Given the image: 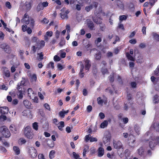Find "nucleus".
Here are the masks:
<instances>
[{
	"mask_svg": "<svg viewBox=\"0 0 159 159\" xmlns=\"http://www.w3.org/2000/svg\"><path fill=\"white\" fill-rule=\"evenodd\" d=\"M30 25L31 27L33 28L34 25V21L33 19L31 18L30 20Z\"/></svg>",
	"mask_w": 159,
	"mask_h": 159,
	"instance_id": "45",
	"label": "nucleus"
},
{
	"mask_svg": "<svg viewBox=\"0 0 159 159\" xmlns=\"http://www.w3.org/2000/svg\"><path fill=\"white\" fill-rule=\"evenodd\" d=\"M26 142V140L24 138H20L18 140V143L19 145L24 144Z\"/></svg>",
	"mask_w": 159,
	"mask_h": 159,
	"instance_id": "24",
	"label": "nucleus"
},
{
	"mask_svg": "<svg viewBox=\"0 0 159 159\" xmlns=\"http://www.w3.org/2000/svg\"><path fill=\"white\" fill-rule=\"evenodd\" d=\"M73 155L74 158L75 159H77L80 157V156L78 154H76L75 152H73Z\"/></svg>",
	"mask_w": 159,
	"mask_h": 159,
	"instance_id": "55",
	"label": "nucleus"
},
{
	"mask_svg": "<svg viewBox=\"0 0 159 159\" xmlns=\"http://www.w3.org/2000/svg\"><path fill=\"white\" fill-rule=\"evenodd\" d=\"M117 5L119 7H123V4L122 2L120 0H117L116 1Z\"/></svg>",
	"mask_w": 159,
	"mask_h": 159,
	"instance_id": "42",
	"label": "nucleus"
},
{
	"mask_svg": "<svg viewBox=\"0 0 159 159\" xmlns=\"http://www.w3.org/2000/svg\"><path fill=\"white\" fill-rule=\"evenodd\" d=\"M132 96L130 93H128L127 95V99L128 101H130L132 100Z\"/></svg>",
	"mask_w": 159,
	"mask_h": 159,
	"instance_id": "61",
	"label": "nucleus"
},
{
	"mask_svg": "<svg viewBox=\"0 0 159 159\" xmlns=\"http://www.w3.org/2000/svg\"><path fill=\"white\" fill-rule=\"evenodd\" d=\"M28 95L30 99L33 98L34 96L36 94L33 91L31 88H29L28 90Z\"/></svg>",
	"mask_w": 159,
	"mask_h": 159,
	"instance_id": "14",
	"label": "nucleus"
},
{
	"mask_svg": "<svg viewBox=\"0 0 159 159\" xmlns=\"http://www.w3.org/2000/svg\"><path fill=\"white\" fill-rule=\"evenodd\" d=\"M149 145L150 148L152 149H153V148L156 146V144L155 141H153L152 140L150 141L149 142Z\"/></svg>",
	"mask_w": 159,
	"mask_h": 159,
	"instance_id": "23",
	"label": "nucleus"
},
{
	"mask_svg": "<svg viewBox=\"0 0 159 159\" xmlns=\"http://www.w3.org/2000/svg\"><path fill=\"white\" fill-rule=\"evenodd\" d=\"M0 150L3 152H6L7 151L6 149L2 146H0Z\"/></svg>",
	"mask_w": 159,
	"mask_h": 159,
	"instance_id": "60",
	"label": "nucleus"
},
{
	"mask_svg": "<svg viewBox=\"0 0 159 159\" xmlns=\"http://www.w3.org/2000/svg\"><path fill=\"white\" fill-rule=\"evenodd\" d=\"M23 103L25 107L28 109L30 108L31 107V103L27 100L24 101Z\"/></svg>",
	"mask_w": 159,
	"mask_h": 159,
	"instance_id": "18",
	"label": "nucleus"
},
{
	"mask_svg": "<svg viewBox=\"0 0 159 159\" xmlns=\"http://www.w3.org/2000/svg\"><path fill=\"white\" fill-rule=\"evenodd\" d=\"M101 70L103 75H105V74L108 73L107 69V68H104L103 67H102L101 69Z\"/></svg>",
	"mask_w": 159,
	"mask_h": 159,
	"instance_id": "39",
	"label": "nucleus"
},
{
	"mask_svg": "<svg viewBox=\"0 0 159 159\" xmlns=\"http://www.w3.org/2000/svg\"><path fill=\"white\" fill-rule=\"evenodd\" d=\"M89 148H87L84 149L83 152V156L84 157H85L86 153L89 152Z\"/></svg>",
	"mask_w": 159,
	"mask_h": 159,
	"instance_id": "47",
	"label": "nucleus"
},
{
	"mask_svg": "<svg viewBox=\"0 0 159 159\" xmlns=\"http://www.w3.org/2000/svg\"><path fill=\"white\" fill-rule=\"evenodd\" d=\"M38 157L39 159H45L44 155L43 154H39Z\"/></svg>",
	"mask_w": 159,
	"mask_h": 159,
	"instance_id": "63",
	"label": "nucleus"
},
{
	"mask_svg": "<svg viewBox=\"0 0 159 159\" xmlns=\"http://www.w3.org/2000/svg\"><path fill=\"white\" fill-rule=\"evenodd\" d=\"M29 155L32 158H35L37 155V150L33 147H31L29 150Z\"/></svg>",
	"mask_w": 159,
	"mask_h": 159,
	"instance_id": "5",
	"label": "nucleus"
},
{
	"mask_svg": "<svg viewBox=\"0 0 159 159\" xmlns=\"http://www.w3.org/2000/svg\"><path fill=\"white\" fill-rule=\"evenodd\" d=\"M25 7H26V9L27 10H30L31 7H32V4L31 2H27L26 4L25 5Z\"/></svg>",
	"mask_w": 159,
	"mask_h": 159,
	"instance_id": "31",
	"label": "nucleus"
},
{
	"mask_svg": "<svg viewBox=\"0 0 159 159\" xmlns=\"http://www.w3.org/2000/svg\"><path fill=\"white\" fill-rule=\"evenodd\" d=\"M129 42L131 44H134L137 43V41L135 39H132L129 40Z\"/></svg>",
	"mask_w": 159,
	"mask_h": 159,
	"instance_id": "59",
	"label": "nucleus"
},
{
	"mask_svg": "<svg viewBox=\"0 0 159 159\" xmlns=\"http://www.w3.org/2000/svg\"><path fill=\"white\" fill-rule=\"evenodd\" d=\"M93 4H91L89 6H87L85 7V10L87 11H89L91 9H92L94 7L96 8L98 7V3L96 2H93Z\"/></svg>",
	"mask_w": 159,
	"mask_h": 159,
	"instance_id": "9",
	"label": "nucleus"
},
{
	"mask_svg": "<svg viewBox=\"0 0 159 159\" xmlns=\"http://www.w3.org/2000/svg\"><path fill=\"white\" fill-rule=\"evenodd\" d=\"M60 15L62 19H68V16L65 12H61L60 13Z\"/></svg>",
	"mask_w": 159,
	"mask_h": 159,
	"instance_id": "29",
	"label": "nucleus"
},
{
	"mask_svg": "<svg viewBox=\"0 0 159 159\" xmlns=\"http://www.w3.org/2000/svg\"><path fill=\"white\" fill-rule=\"evenodd\" d=\"M60 60V57L57 55H55L54 57V60L55 61H59Z\"/></svg>",
	"mask_w": 159,
	"mask_h": 159,
	"instance_id": "49",
	"label": "nucleus"
},
{
	"mask_svg": "<svg viewBox=\"0 0 159 159\" xmlns=\"http://www.w3.org/2000/svg\"><path fill=\"white\" fill-rule=\"evenodd\" d=\"M43 7L41 3H39L37 7V11L38 12L39 11H40L43 10Z\"/></svg>",
	"mask_w": 159,
	"mask_h": 159,
	"instance_id": "30",
	"label": "nucleus"
},
{
	"mask_svg": "<svg viewBox=\"0 0 159 159\" xmlns=\"http://www.w3.org/2000/svg\"><path fill=\"white\" fill-rule=\"evenodd\" d=\"M113 144L114 147L116 149H120L122 147V144L119 141H113Z\"/></svg>",
	"mask_w": 159,
	"mask_h": 159,
	"instance_id": "8",
	"label": "nucleus"
},
{
	"mask_svg": "<svg viewBox=\"0 0 159 159\" xmlns=\"http://www.w3.org/2000/svg\"><path fill=\"white\" fill-rule=\"evenodd\" d=\"M0 118L2 119L3 120H5L7 119V117L4 115L1 114L0 116Z\"/></svg>",
	"mask_w": 159,
	"mask_h": 159,
	"instance_id": "62",
	"label": "nucleus"
},
{
	"mask_svg": "<svg viewBox=\"0 0 159 159\" xmlns=\"http://www.w3.org/2000/svg\"><path fill=\"white\" fill-rule=\"evenodd\" d=\"M108 78L111 83H113L114 80V73L112 72L108 77Z\"/></svg>",
	"mask_w": 159,
	"mask_h": 159,
	"instance_id": "28",
	"label": "nucleus"
},
{
	"mask_svg": "<svg viewBox=\"0 0 159 159\" xmlns=\"http://www.w3.org/2000/svg\"><path fill=\"white\" fill-rule=\"evenodd\" d=\"M63 110L64 109H63L62 111H61L59 113V116L62 118H64L65 116V114L63 111Z\"/></svg>",
	"mask_w": 159,
	"mask_h": 159,
	"instance_id": "41",
	"label": "nucleus"
},
{
	"mask_svg": "<svg viewBox=\"0 0 159 159\" xmlns=\"http://www.w3.org/2000/svg\"><path fill=\"white\" fill-rule=\"evenodd\" d=\"M80 71L79 73V75L80 78H82L84 77L85 74L83 72L84 68V66L82 62H80Z\"/></svg>",
	"mask_w": 159,
	"mask_h": 159,
	"instance_id": "10",
	"label": "nucleus"
},
{
	"mask_svg": "<svg viewBox=\"0 0 159 159\" xmlns=\"http://www.w3.org/2000/svg\"><path fill=\"white\" fill-rule=\"evenodd\" d=\"M97 101L98 104L102 106L103 105V104L104 102L105 104H106L107 102V101H104L103 100L101 99V97H99L97 98Z\"/></svg>",
	"mask_w": 159,
	"mask_h": 159,
	"instance_id": "19",
	"label": "nucleus"
},
{
	"mask_svg": "<svg viewBox=\"0 0 159 159\" xmlns=\"http://www.w3.org/2000/svg\"><path fill=\"white\" fill-rule=\"evenodd\" d=\"M1 48L7 53L10 54L11 52V48L6 43H4L2 44Z\"/></svg>",
	"mask_w": 159,
	"mask_h": 159,
	"instance_id": "6",
	"label": "nucleus"
},
{
	"mask_svg": "<svg viewBox=\"0 0 159 159\" xmlns=\"http://www.w3.org/2000/svg\"><path fill=\"white\" fill-rule=\"evenodd\" d=\"M154 128L157 131L159 132V123L156 124Z\"/></svg>",
	"mask_w": 159,
	"mask_h": 159,
	"instance_id": "64",
	"label": "nucleus"
},
{
	"mask_svg": "<svg viewBox=\"0 0 159 159\" xmlns=\"http://www.w3.org/2000/svg\"><path fill=\"white\" fill-rule=\"evenodd\" d=\"M91 137V135L90 134L86 135L85 137V141L87 142H88L89 140L90 141Z\"/></svg>",
	"mask_w": 159,
	"mask_h": 159,
	"instance_id": "43",
	"label": "nucleus"
},
{
	"mask_svg": "<svg viewBox=\"0 0 159 159\" xmlns=\"http://www.w3.org/2000/svg\"><path fill=\"white\" fill-rule=\"evenodd\" d=\"M138 151L139 155L141 157L144 158L147 157V155H145V152L143 147H140L138 150Z\"/></svg>",
	"mask_w": 159,
	"mask_h": 159,
	"instance_id": "13",
	"label": "nucleus"
},
{
	"mask_svg": "<svg viewBox=\"0 0 159 159\" xmlns=\"http://www.w3.org/2000/svg\"><path fill=\"white\" fill-rule=\"evenodd\" d=\"M2 142L3 145L7 147H8L9 146V144L7 141L4 140H2Z\"/></svg>",
	"mask_w": 159,
	"mask_h": 159,
	"instance_id": "53",
	"label": "nucleus"
},
{
	"mask_svg": "<svg viewBox=\"0 0 159 159\" xmlns=\"http://www.w3.org/2000/svg\"><path fill=\"white\" fill-rule=\"evenodd\" d=\"M85 64L84 68L85 70L88 71L91 66L90 61L88 59L84 60Z\"/></svg>",
	"mask_w": 159,
	"mask_h": 159,
	"instance_id": "11",
	"label": "nucleus"
},
{
	"mask_svg": "<svg viewBox=\"0 0 159 159\" xmlns=\"http://www.w3.org/2000/svg\"><path fill=\"white\" fill-rule=\"evenodd\" d=\"M108 124L107 121V120H105L101 124L100 127L102 128H104L107 126Z\"/></svg>",
	"mask_w": 159,
	"mask_h": 159,
	"instance_id": "25",
	"label": "nucleus"
},
{
	"mask_svg": "<svg viewBox=\"0 0 159 159\" xmlns=\"http://www.w3.org/2000/svg\"><path fill=\"white\" fill-rule=\"evenodd\" d=\"M104 153V149L100 147L98 149V156L99 157H101L103 156Z\"/></svg>",
	"mask_w": 159,
	"mask_h": 159,
	"instance_id": "21",
	"label": "nucleus"
},
{
	"mask_svg": "<svg viewBox=\"0 0 159 159\" xmlns=\"http://www.w3.org/2000/svg\"><path fill=\"white\" fill-rule=\"evenodd\" d=\"M126 57L130 61H134V59L133 57L131 56L128 52H127L126 54Z\"/></svg>",
	"mask_w": 159,
	"mask_h": 159,
	"instance_id": "33",
	"label": "nucleus"
},
{
	"mask_svg": "<svg viewBox=\"0 0 159 159\" xmlns=\"http://www.w3.org/2000/svg\"><path fill=\"white\" fill-rule=\"evenodd\" d=\"M22 30L23 32H25L26 31L27 26L26 25H24L22 26Z\"/></svg>",
	"mask_w": 159,
	"mask_h": 159,
	"instance_id": "56",
	"label": "nucleus"
},
{
	"mask_svg": "<svg viewBox=\"0 0 159 159\" xmlns=\"http://www.w3.org/2000/svg\"><path fill=\"white\" fill-rule=\"evenodd\" d=\"M3 77L5 79L10 76V73L8 68L6 67H3L1 69Z\"/></svg>",
	"mask_w": 159,
	"mask_h": 159,
	"instance_id": "4",
	"label": "nucleus"
},
{
	"mask_svg": "<svg viewBox=\"0 0 159 159\" xmlns=\"http://www.w3.org/2000/svg\"><path fill=\"white\" fill-rule=\"evenodd\" d=\"M13 150L16 155H18L20 153V150L19 148L16 146H14L13 147Z\"/></svg>",
	"mask_w": 159,
	"mask_h": 159,
	"instance_id": "20",
	"label": "nucleus"
},
{
	"mask_svg": "<svg viewBox=\"0 0 159 159\" xmlns=\"http://www.w3.org/2000/svg\"><path fill=\"white\" fill-rule=\"evenodd\" d=\"M55 152L54 150L50 151L49 154V157L50 159H53L55 157Z\"/></svg>",
	"mask_w": 159,
	"mask_h": 159,
	"instance_id": "27",
	"label": "nucleus"
},
{
	"mask_svg": "<svg viewBox=\"0 0 159 159\" xmlns=\"http://www.w3.org/2000/svg\"><path fill=\"white\" fill-rule=\"evenodd\" d=\"M99 116L101 119H104L105 117L104 114L103 113L101 112L99 113Z\"/></svg>",
	"mask_w": 159,
	"mask_h": 159,
	"instance_id": "57",
	"label": "nucleus"
},
{
	"mask_svg": "<svg viewBox=\"0 0 159 159\" xmlns=\"http://www.w3.org/2000/svg\"><path fill=\"white\" fill-rule=\"evenodd\" d=\"M32 127L36 131H38L39 129L38 123L37 122H34L32 124Z\"/></svg>",
	"mask_w": 159,
	"mask_h": 159,
	"instance_id": "26",
	"label": "nucleus"
},
{
	"mask_svg": "<svg viewBox=\"0 0 159 159\" xmlns=\"http://www.w3.org/2000/svg\"><path fill=\"white\" fill-rule=\"evenodd\" d=\"M23 131L24 136L26 138L30 139H31L33 138L34 134L33 130L30 126L24 127Z\"/></svg>",
	"mask_w": 159,
	"mask_h": 159,
	"instance_id": "2",
	"label": "nucleus"
},
{
	"mask_svg": "<svg viewBox=\"0 0 159 159\" xmlns=\"http://www.w3.org/2000/svg\"><path fill=\"white\" fill-rule=\"evenodd\" d=\"M44 107L46 109L49 111H50L51 109L48 103H45L44 105Z\"/></svg>",
	"mask_w": 159,
	"mask_h": 159,
	"instance_id": "58",
	"label": "nucleus"
},
{
	"mask_svg": "<svg viewBox=\"0 0 159 159\" xmlns=\"http://www.w3.org/2000/svg\"><path fill=\"white\" fill-rule=\"evenodd\" d=\"M127 17V16L125 15L120 16H119V20L120 21L125 20Z\"/></svg>",
	"mask_w": 159,
	"mask_h": 159,
	"instance_id": "34",
	"label": "nucleus"
},
{
	"mask_svg": "<svg viewBox=\"0 0 159 159\" xmlns=\"http://www.w3.org/2000/svg\"><path fill=\"white\" fill-rule=\"evenodd\" d=\"M8 109L7 107H0V113L1 114L5 115L8 113Z\"/></svg>",
	"mask_w": 159,
	"mask_h": 159,
	"instance_id": "12",
	"label": "nucleus"
},
{
	"mask_svg": "<svg viewBox=\"0 0 159 159\" xmlns=\"http://www.w3.org/2000/svg\"><path fill=\"white\" fill-rule=\"evenodd\" d=\"M54 63L53 62L50 61L47 65V68H49L51 67L52 69L54 68Z\"/></svg>",
	"mask_w": 159,
	"mask_h": 159,
	"instance_id": "38",
	"label": "nucleus"
},
{
	"mask_svg": "<svg viewBox=\"0 0 159 159\" xmlns=\"http://www.w3.org/2000/svg\"><path fill=\"white\" fill-rule=\"evenodd\" d=\"M6 6L8 9H10L11 8V6L9 2H7L5 4Z\"/></svg>",
	"mask_w": 159,
	"mask_h": 159,
	"instance_id": "52",
	"label": "nucleus"
},
{
	"mask_svg": "<svg viewBox=\"0 0 159 159\" xmlns=\"http://www.w3.org/2000/svg\"><path fill=\"white\" fill-rule=\"evenodd\" d=\"M88 28L91 30H95V26L93 22L92 21H89L87 22Z\"/></svg>",
	"mask_w": 159,
	"mask_h": 159,
	"instance_id": "15",
	"label": "nucleus"
},
{
	"mask_svg": "<svg viewBox=\"0 0 159 159\" xmlns=\"http://www.w3.org/2000/svg\"><path fill=\"white\" fill-rule=\"evenodd\" d=\"M0 132L3 136L6 138H8L11 136V133L9 129L5 126L1 127Z\"/></svg>",
	"mask_w": 159,
	"mask_h": 159,
	"instance_id": "3",
	"label": "nucleus"
},
{
	"mask_svg": "<svg viewBox=\"0 0 159 159\" xmlns=\"http://www.w3.org/2000/svg\"><path fill=\"white\" fill-rule=\"evenodd\" d=\"M23 115L26 116L28 113L31 114V112L30 110H24L22 112Z\"/></svg>",
	"mask_w": 159,
	"mask_h": 159,
	"instance_id": "32",
	"label": "nucleus"
},
{
	"mask_svg": "<svg viewBox=\"0 0 159 159\" xmlns=\"http://www.w3.org/2000/svg\"><path fill=\"white\" fill-rule=\"evenodd\" d=\"M102 53L99 51L98 53H96L94 55L95 59L98 60H99L102 57Z\"/></svg>",
	"mask_w": 159,
	"mask_h": 159,
	"instance_id": "22",
	"label": "nucleus"
},
{
	"mask_svg": "<svg viewBox=\"0 0 159 159\" xmlns=\"http://www.w3.org/2000/svg\"><path fill=\"white\" fill-rule=\"evenodd\" d=\"M153 141H155L156 143V145L159 144V136L155 137L154 136H152L151 137V139H150Z\"/></svg>",
	"mask_w": 159,
	"mask_h": 159,
	"instance_id": "17",
	"label": "nucleus"
},
{
	"mask_svg": "<svg viewBox=\"0 0 159 159\" xmlns=\"http://www.w3.org/2000/svg\"><path fill=\"white\" fill-rule=\"evenodd\" d=\"M91 0H80L79 2L80 4H83L85 3H88Z\"/></svg>",
	"mask_w": 159,
	"mask_h": 159,
	"instance_id": "37",
	"label": "nucleus"
},
{
	"mask_svg": "<svg viewBox=\"0 0 159 159\" xmlns=\"http://www.w3.org/2000/svg\"><path fill=\"white\" fill-rule=\"evenodd\" d=\"M132 139V141H131V142H129V143H130V142H132V143H134V142L135 141V140L134 139V136L133 135H129V137H128V140L129 141V140H131V139Z\"/></svg>",
	"mask_w": 159,
	"mask_h": 159,
	"instance_id": "36",
	"label": "nucleus"
},
{
	"mask_svg": "<svg viewBox=\"0 0 159 159\" xmlns=\"http://www.w3.org/2000/svg\"><path fill=\"white\" fill-rule=\"evenodd\" d=\"M118 28L123 30H125L123 24H121V22L119 23Z\"/></svg>",
	"mask_w": 159,
	"mask_h": 159,
	"instance_id": "51",
	"label": "nucleus"
},
{
	"mask_svg": "<svg viewBox=\"0 0 159 159\" xmlns=\"http://www.w3.org/2000/svg\"><path fill=\"white\" fill-rule=\"evenodd\" d=\"M36 95L34 96L33 98L31 99H32L34 102L37 103L38 102L39 99L38 97Z\"/></svg>",
	"mask_w": 159,
	"mask_h": 159,
	"instance_id": "48",
	"label": "nucleus"
},
{
	"mask_svg": "<svg viewBox=\"0 0 159 159\" xmlns=\"http://www.w3.org/2000/svg\"><path fill=\"white\" fill-rule=\"evenodd\" d=\"M153 35L155 39L159 41V35L156 33H153Z\"/></svg>",
	"mask_w": 159,
	"mask_h": 159,
	"instance_id": "40",
	"label": "nucleus"
},
{
	"mask_svg": "<svg viewBox=\"0 0 159 159\" xmlns=\"http://www.w3.org/2000/svg\"><path fill=\"white\" fill-rule=\"evenodd\" d=\"M159 96L157 95L156 94L155 95L154 99L155 100V101L154 102L155 104L159 102Z\"/></svg>",
	"mask_w": 159,
	"mask_h": 159,
	"instance_id": "35",
	"label": "nucleus"
},
{
	"mask_svg": "<svg viewBox=\"0 0 159 159\" xmlns=\"http://www.w3.org/2000/svg\"><path fill=\"white\" fill-rule=\"evenodd\" d=\"M96 14L94 16H93L92 18L93 21L97 24H101L102 23V19L101 17H98Z\"/></svg>",
	"mask_w": 159,
	"mask_h": 159,
	"instance_id": "7",
	"label": "nucleus"
},
{
	"mask_svg": "<svg viewBox=\"0 0 159 159\" xmlns=\"http://www.w3.org/2000/svg\"><path fill=\"white\" fill-rule=\"evenodd\" d=\"M57 67L59 70H61L62 69L64 68V67L61 64V63H59L57 64Z\"/></svg>",
	"mask_w": 159,
	"mask_h": 159,
	"instance_id": "50",
	"label": "nucleus"
},
{
	"mask_svg": "<svg viewBox=\"0 0 159 159\" xmlns=\"http://www.w3.org/2000/svg\"><path fill=\"white\" fill-rule=\"evenodd\" d=\"M28 82V79L23 77L20 82L18 84L16 88L18 90L17 94L19 99H21L23 98V94L25 91L23 86H25Z\"/></svg>",
	"mask_w": 159,
	"mask_h": 159,
	"instance_id": "1",
	"label": "nucleus"
},
{
	"mask_svg": "<svg viewBox=\"0 0 159 159\" xmlns=\"http://www.w3.org/2000/svg\"><path fill=\"white\" fill-rule=\"evenodd\" d=\"M41 22L43 23V24H46L48 23L49 20L45 18L43 20H41Z\"/></svg>",
	"mask_w": 159,
	"mask_h": 159,
	"instance_id": "54",
	"label": "nucleus"
},
{
	"mask_svg": "<svg viewBox=\"0 0 159 159\" xmlns=\"http://www.w3.org/2000/svg\"><path fill=\"white\" fill-rule=\"evenodd\" d=\"M36 48L35 46H33L30 51V53L31 54L35 53L36 52Z\"/></svg>",
	"mask_w": 159,
	"mask_h": 159,
	"instance_id": "44",
	"label": "nucleus"
},
{
	"mask_svg": "<svg viewBox=\"0 0 159 159\" xmlns=\"http://www.w3.org/2000/svg\"><path fill=\"white\" fill-rule=\"evenodd\" d=\"M111 139V137L110 136L108 135H105L103 138V141L104 143L105 144L107 143L110 142Z\"/></svg>",
	"mask_w": 159,
	"mask_h": 159,
	"instance_id": "16",
	"label": "nucleus"
},
{
	"mask_svg": "<svg viewBox=\"0 0 159 159\" xmlns=\"http://www.w3.org/2000/svg\"><path fill=\"white\" fill-rule=\"evenodd\" d=\"M149 4L152 7V6H153L155 3L157 2V0H149Z\"/></svg>",
	"mask_w": 159,
	"mask_h": 159,
	"instance_id": "46",
	"label": "nucleus"
}]
</instances>
